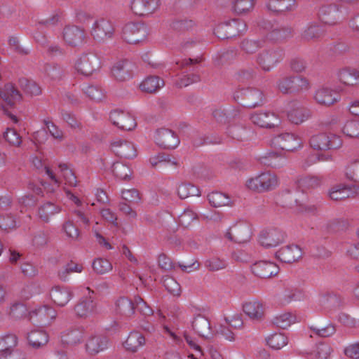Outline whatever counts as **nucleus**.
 <instances>
[{"mask_svg": "<svg viewBox=\"0 0 359 359\" xmlns=\"http://www.w3.org/2000/svg\"><path fill=\"white\" fill-rule=\"evenodd\" d=\"M293 29L288 26L276 27L266 34V38L271 41H280L292 36Z\"/></svg>", "mask_w": 359, "mask_h": 359, "instance_id": "obj_42", "label": "nucleus"}, {"mask_svg": "<svg viewBox=\"0 0 359 359\" xmlns=\"http://www.w3.org/2000/svg\"><path fill=\"white\" fill-rule=\"evenodd\" d=\"M63 190L67 198L77 207L82 206L83 202L86 203L87 204L89 203L88 196L86 195L81 189H79V194H74L65 187L63 188Z\"/></svg>", "mask_w": 359, "mask_h": 359, "instance_id": "obj_58", "label": "nucleus"}, {"mask_svg": "<svg viewBox=\"0 0 359 359\" xmlns=\"http://www.w3.org/2000/svg\"><path fill=\"white\" fill-rule=\"evenodd\" d=\"M109 345L108 339L100 334L90 336L86 340V351L90 355H95L107 349Z\"/></svg>", "mask_w": 359, "mask_h": 359, "instance_id": "obj_21", "label": "nucleus"}, {"mask_svg": "<svg viewBox=\"0 0 359 359\" xmlns=\"http://www.w3.org/2000/svg\"><path fill=\"white\" fill-rule=\"evenodd\" d=\"M268 142L275 151L269 154V158H278V161H271L268 163L272 168H280L285 164V160L278 154L279 151H292L300 148L302 141L300 136H269Z\"/></svg>", "mask_w": 359, "mask_h": 359, "instance_id": "obj_2", "label": "nucleus"}, {"mask_svg": "<svg viewBox=\"0 0 359 359\" xmlns=\"http://www.w3.org/2000/svg\"><path fill=\"white\" fill-rule=\"evenodd\" d=\"M109 119L112 124L123 131L130 132L136 126L137 123L133 116L123 110L114 109L110 112Z\"/></svg>", "mask_w": 359, "mask_h": 359, "instance_id": "obj_12", "label": "nucleus"}, {"mask_svg": "<svg viewBox=\"0 0 359 359\" xmlns=\"http://www.w3.org/2000/svg\"><path fill=\"white\" fill-rule=\"evenodd\" d=\"M146 344L144 336L140 332L133 331L130 332L127 339L123 343L124 348L130 352L136 353Z\"/></svg>", "mask_w": 359, "mask_h": 359, "instance_id": "obj_29", "label": "nucleus"}, {"mask_svg": "<svg viewBox=\"0 0 359 359\" xmlns=\"http://www.w3.org/2000/svg\"><path fill=\"white\" fill-rule=\"evenodd\" d=\"M265 43L264 39H245L240 44V48L242 51L248 55H252L258 50L263 48Z\"/></svg>", "mask_w": 359, "mask_h": 359, "instance_id": "obj_40", "label": "nucleus"}, {"mask_svg": "<svg viewBox=\"0 0 359 359\" xmlns=\"http://www.w3.org/2000/svg\"><path fill=\"white\" fill-rule=\"evenodd\" d=\"M296 322L297 317L295 314L291 312H284L279 313L276 315L273 319V324L282 329H287Z\"/></svg>", "mask_w": 359, "mask_h": 359, "instance_id": "obj_47", "label": "nucleus"}, {"mask_svg": "<svg viewBox=\"0 0 359 359\" xmlns=\"http://www.w3.org/2000/svg\"><path fill=\"white\" fill-rule=\"evenodd\" d=\"M0 97L11 107L22 98L19 90L11 83L6 84L3 89L0 88Z\"/></svg>", "mask_w": 359, "mask_h": 359, "instance_id": "obj_31", "label": "nucleus"}, {"mask_svg": "<svg viewBox=\"0 0 359 359\" xmlns=\"http://www.w3.org/2000/svg\"><path fill=\"white\" fill-rule=\"evenodd\" d=\"M112 171L114 175L121 180L128 179L132 173L128 165L119 162L113 164Z\"/></svg>", "mask_w": 359, "mask_h": 359, "instance_id": "obj_62", "label": "nucleus"}, {"mask_svg": "<svg viewBox=\"0 0 359 359\" xmlns=\"http://www.w3.org/2000/svg\"><path fill=\"white\" fill-rule=\"evenodd\" d=\"M113 152L118 156L133 158L137 156V149L134 144L123 138H117L111 144Z\"/></svg>", "mask_w": 359, "mask_h": 359, "instance_id": "obj_15", "label": "nucleus"}, {"mask_svg": "<svg viewBox=\"0 0 359 359\" xmlns=\"http://www.w3.org/2000/svg\"><path fill=\"white\" fill-rule=\"evenodd\" d=\"M320 20L328 25H334L341 18V12L337 4L323 6L318 11Z\"/></svg>", "mask_w": 359, "mask_h": 359, "instance_id": "obj_24", "label": "nucleus"}, {"mask_svg": "<svg viewBox=\"0 0 359 359\" xmlns=\"http://www.w3.org/2000/svg\"><path fill=\"white\" fill-rule=\"evenodd\" d=\"M238 21L225 22L218 25L214 29V34L220 39L233 38L238 34Z\"/></svg>", "mask_w": 359, "mask_h": 359, "instance_id": "obj_28", "label": "nucleus"}, {"mask_svg": "<svg viewBox=\"0 0 359 359\" xmlns=\"http://www.w3.org/2000/svg\"><path fill=\"white\" fill-rule=\"evenodd\" d=\"M233 99L241 106L255 108L264 104L263 92L256 88H241L233 93Z\"/></svg>", "mask_w": 359, "mask_h": 359, "instance_id": "obj_4", "label": "nucleus"}, {"mask_svg": "<svg viewBox=\"0 0 359 359\" xmlns=\"http://www.w3.org/2000/svg\"><path fill=\"white\" fill-rule=\"evenodd\" d=\"M58 169L65 186L71 187H75L77 186L78 181L76 177L67 164L60 163L58 165Z\"/></svg>", "mask_w": 359, "mask_h": 359, "instance_id": "obj_46", "label": "nucleus"}, {"mask_svg": "<svg viewBox=\"0 0 359 359\" xmlns=\"http://www.w3.org/2000/svg\"><path fill=\"white\" fill-rule=\"evenodd\" d=\"M93 270L98 274H105L112 270L111 262L103 258H97L93 262Z\"/></svg>", "mask_w": 359, "mask_h": 359, "instance_id": "obj_61", "label": "nucleus"}, {"mask_svg": "<svg viewBox=\"0 0 359 359\" xmlns=\"http://www.w3.org/2000/svg\"><path fill=\"white\" fill-rule=\"evenodd\" d=\"M165 85L164 81L158 76H147L140 85L142 91L154 93Z\"/></svg>", "mask_w": 359, "mask_h": 359, "instance_id": "obj_32", "label": "nucleus"}, {"mask_svg": "<svg viewBox=\"0 0 359 359\" xmlns=\"http://www.w3.org/2000/svg\"><path fill=\"white\" fill-rule=\"evenodd\" d=\"M332 351L331 346L325 343H319L314 346L311 355L315 359H328Z\"/></svg>", "mask_w": 359, "mask_h": 359, "instance_id": "obj_59", "label": "nucleus"}, {"mask_svg": "<svg viewBox=\"0 0 359 359\" xmlns=\"http://www.w3.org/2000/svg\"><path fill=\"white\" fill-rule=\"evenodd\" d=\"M309 81L303 76H285L277 81L278 90L283 94H294L308 89Z\"/></svg>", "mask_w": 359, "mask_h": 359, "instance_id": "obj_7", "label": "nucleus"}, {"mask_svg": "<svg viewBox=\"0 0 359 359\" xmlns=\"http://www.w3.org/2000/svg\"><path fill=\"white\" fill-rule=\"evenodd\" d=\"M86 38L85 32L81 28L75 25H68L64 28L63 39L71 46L81 45Z\"/></svg>", "mask_w": 359, "mask_h": 359, "instance_id": "obj_20", "label": "nucleus"}, {"mask_svg": "<svg viewBox=\"0 0 359 359\" xmlns=\"http://www.w3.org/2000/svg\"><path fill=\"white\" fill-rule=\"evenodd\" d=\"M295 0H269L266 4L267 8L276 13H283L293 10Z\"/></svg>", "mask_w": 359, "mask_h": 359, "instance_id": "obj_33", "label": "nucleus"}, {"mask_svg": "<svg viewBox=\"0 0 359 359\" xmlns=\"http://www.w3.org/2000/svg\"><path fill=\"white\" fill-rule=\"evenodd\" d=\"M311 115V111L304 107H299L288 112L287 117L290 121L294 124H299L308 119Z\"/></svg>", "mask_w": 359, "mask_h": 359, "instance_id": "obj_49", "label": "nucleus"}, {"mask_svg": "<svg viewBox=\"0 0 359 359\" xmlns=\"http://www.w3.org/2000/svg\"><path fill=\"white\" fill-rule=\"evenodd\" d=\"M266 344L273 350H280L288 344V337L283 333L275 332L266 337Z\"/></svg>", "mask_w": 359, "mask_h": 359, "instance_id": "obj_37", "label": "nucleus"}, {"mask_svg": "<svg viewBox=\"0 0 359 359\" xmlns=\"http://www.w3.org/2000/svg\"><path fill=\"white\" fill-rule=\"evenodd\" d=\"M154 142L161 148L173 149L180 142L179 136H155Z\"/></svg>", "mask_w": 359, "mask_h": 359, "instance_id": "obj_51", "label": "nucleus"}, {"mask_svg": "<svg viewBox=\"0 0 359 359\" xmlns=\"http://www.w3.org/2000/svg\"><path fill=\"white\" fill-rule=\"evenodd\" d=\"M163 283L168 292L175 296H179L180 294L181 287L173 278L170 276H165L163 278Z\"/></svg>", "mask_w": 359, "mask_h": 359, "instance_id": "obj_63", "label": "nucleus"}, {"mask_svg": "<svg viewBox=\"0 0 359 359\" xmlns=\"http://www.w3.org/2000/svg\"><path fill=\"white\" fill-rule=\"evenodd\" d=\"M177 195L182 199L199 196L198 188L191 183H182L177 187Z\"/></svg>", "mask_w": 359, "mask_h": 359, "instance_id": "obj_52", "label": "nucleus"}, {"mask_svg": "<svg viewBox=\"0 0 359 359\" xmlns=\"http://www.w3.org/2000/svg\"><path fill=\"white\" fill-rule=\"evenodd\" d=\"M286 238V233L278 228H268L261 231L259 242L265 248H276L283 243Z\"/></svg>", "mask_w": 359, "mask_h": 359, "instance_id": "obj_10", "label": "nucleus"}, {"mask_svg": "<svg viewBox=\"0 0 359 359\" xmlns=\"http://www.w3.org/2000/svg\"><path fill=\"white\" fill-rule=\"evenodd\" d=\"M26 313V306L20 302L11 304L6 310V314L12 320L21 319L25 316Z\"/></svg>", "mask_w": 359, "mask_h": 359, "instance_id": "obj_48", "label": "nucleus"}, {"mask_svg": "<svg viewBox=\"0 0 359 359\" xmlns=\"http://www.w3.org/2000/svg\"><path fill=\"white\" fill-rule=\"evenodd\" d=\"M116 312L130 317L135 313V307L132 301L127 297H119L115 302Z\"/></svg>", "mask_w": 359, "mask_h": 359, "instance_id": "obj_41", "label": "nucleus"}, {"mask_svg": "<svg viewBox=\"0 0 359 359\" xmlns=\"http://www.w3.org/2000/svg\"><path fill=\"white\" fill-rule=\"evenodd\" d=\"M302 256V249L297 245H287L280 248L276 252V257L285 263H293Z\"/></svg>", "mask_w": 359, "mask_h": 359, "instance_id": "obj_22", "label": "nucleus"}, {"mask_svg": "<svg viewBox=\"0 0 359 359\" xmlns=\"http://www.w3.org/2000/svg\"><path fill=\"white\" fill-rule=\"evenodd\" d=\"M285 57V50L280 47L265 49L256 56L257 64L264 72H269Z\"/></svg>", "mask_w": 359, "mask_h": 359, "instance_id": "obj_6", "label": "nucleus"}, {"mask_svg": "<svg viewBox=\"0 0 359 359\" xmlns=\"http://www.w3.org/2000/svg\"><path fill=\"white\" fill-rule=\"evenodd\" d=\"M243 311L251 320H262L264 318L266 306L262 302L251 299L243 303Z\"/></svg>", "mask_w": 359, "mask_h": 359, "instance_id": "obj_17", "label": "nucleus"}, {"mask_svg": "<svg viewBox=\"0 0 359 359\" xmlns=\"http://www.w3.org/2000/svg\"><path fill=\"white\" fill-rule=\"evenodd\" d=\"M76 316L79 318H87L98 313L97 303L90 295L89 297L82 299L74 307Z\"/></svg>", "mask_w": 359, "mask_h": 359, "instance_id": "obj_26", "label": "nucleus"}, {"mask_svg": "<svg viewBox=\"0 0 359 359\" xmlns=\"http://www.w3.org/2000/svg\"><path fill=\"white\" fill-rule=\"evenodd\" d=\"M56 310L49 305H40L32 309L29 313V320L36 325L48 327L57 318Z\"/></svg>", "mask_w": 359, "mask_h": 359, "instance_id": "obj_5", "label": "nucleus"}, {"mask_svg": "<svg viewBox=\"0 0 359 359\" xmlns=\"http://www.w3.org/2000/svg\"><path fill=\"white\" fill-rule=\"evenodd\" d=\"M296 183L297 187L304 191L320 187L323 183V178L317 175L302 176L297 179Z\"/></svg>", "mask_w": 359, "mask_h": 359, "instance_id": "obj_35", "label": "nucleus"}, {"mask_svg": "<svg viewBox=\"0 0 359 359\" xmlns=\"http://www.w3.org/2000/svg\"><path fill=\"white\" fill-rule=\"evenodd\" d=\"M345 176L348 180L355 184H338L332 187L328 191L331 200L340 201L359 196V161L353 163L346 168Z\"/></svg>", "mask_w": 359, "mask_h": 359, "instance_id": "obj_1", "label": "nucleus"}, {"mask_svg": "<svg viewBox=\"0 0 359 359\" xmlns=\"http://www.w3.org/2000/svg\"><path fill=\"white\" fill-rule=\"evenodd\" d=\"M32 163L36 169H43L48 177L53 181V184L59 187L61 184V181L57 178L55 174L46 165H44L42 158L41 156H34L32 158Z\"/></svg>", "mask_w": 359, "mask_h": 359, "instance_id": "obj_55", "label": "nucleus"}, {"mask_svg": "<svg viewBox=\"0 0 359 359\" xmlns=\"http://www.w3.org/2000/svg\"><path fill=\"white\" fill-rule=\"evenodd\" d=\"M325 34V29L320 25L312 23L309 25L302 33L303 40L309 41L317 40Z\"/></svg>", "mask_w": 359, "mask_h": 359, "instance_id": "obj_38", "label": "nucleus"}, {"mask_svg": "<svg viewBox=\"0 0 359 359\" xmlns=\"http://www.w3.org/2000/svg\"><path fill=\"white\" fill-rule=\"evenodd\" d=\"M339 81L347 86H354L359 83V70L352 68H345L338 74Z\"/></svg>", "mask_w": 359, "mask_h": 359, "instance_id": "obj_36", "label": "nucleus"}, {"mask_svg": "<svg viewBox=\"0 0 359 359\" xmlns=\"http://www.w3.org/2000/svg\"><path fill=\"white\" fill-rule=\"evenodd\" d=\"M162 333L165 338L171 340L175 344L179 345L182 342L178 325L175 322L172 323L170 326L168 325H163Z\"/></svg>", "mask_w": 359, "mask_h": 359, "instance_id": "obj_44", "label": "nucleus"}, {"mask_svg": "<svg viewBox=\"0 0 359 359\" xmlns=\"http://www.w3.org/2000/svg\"><path fill=\"white\" fill-rule=\"evenodd\" d=\"M147 29L143 24L128 22L123 28L122 38L128 43L136 44L145 39Z\"/></svg>", "mask_w": 359, "mask_h": 359, "instance_id": "obj_11", "label": "nucleus"}, {"mask_svg": "<svg viewBox=\"0 0 359 359\" xmlns=\"http://www.w3.org/2000/svg\"><path fill=\"white\" fill-rule=\"evenodd\" d=\"M194 330L202 337L208 338L211 334L210 323L208 318L203 316H196L192 322Z\"/></svg>", "mask_w": 359, "mask_h": 359, "instance_id": "obj_34", "label": "nucleus"}, {"mask_svg": "<svg viewBox=\"0 0 359 359\" xmlns=\"http://www.w3.org/2000/svg\"><path fill=\"white\" fill-rule=\"evenodd\" d=\"M60 211L61 209L58 205L47 202L39 207L38 216L43 222H48L51 217L60 213Z\"/></svg>", "mask_w": 359, "mask_h": 359, "instance_id": "obj_39", "label": "nucleus"}, {"mask_svg": "<svg viewBox=\"0 0 359 359\" xmlns=\"http://www.w3.org/2000/svg\"><path fill=\"white\" fill-rule=\"evenodd\" d=\"M159 0H132L130 8L132 11L140 16L153 13L160 5Z\"/></svg>", "mask_w": 359, "mask_h": 359, "instance_id": "obj_19", "label": "nucleus"}, {"mask_svg": "<svg viewBox=\"0 0 359 359\" xmlns=\"http://www.w3.org/2000/svg\"><path fill=\"white\" fill-rule=\"evenodd\" d=\"M316 101L322 105L330 106L337 101V98L330 88H322L318 90L315 94Z\"/></svg>", "mask_w": 359, "mask_h": 359, "instance_id": "obj_43", "label": "nucleus"}, {"mask_svg": "<svg viewBox=\"0 0 359 359\" xmlns=\"http://www.w3.org/2000/svg\"><path fill=\"white\" fill-rule=\"evenodd\" d=\"M208 199L210 205L215 208L229 205L231 203V198L228 195L218 191L209 194Z\"/></svg>", "mask_w": 359, "mask_h": 359, "instance_id": "obj_50", "label": "nucleus"}, {"mask_svg": "<svg viewBox=\"0 0 359 359\" xmlns=\"http://www.w3.org/2000/svg\"><path fill=\"white\" fill-rule=\"evenodd\" d=\"M280 184L278 175L271 171L259 172L245 181V187L250 191L264 193L275 190Z\"/></svg>", "mask_w": 359, "mask_h": 359, "instance_id": "obj_3", "label": "nucleus"}, {"mask_svg": "<svg viewBox=\"0 0 359 359\" xmlns=\"http://www.w3.org/2000/svg\"><path fill=\"white\" fill-rule=\"evenodd\" d=\"M101 62L98 56L93 53L83 54L76 62V68L84 76H90L100 68Z\"/></svg>", "mask_w": 359, "mask_h": 359, "instance_id": "obj_13", "label": "nucleus"}, {"mask_svg": "<svg viewBox=\"0 0 359 359\" xmlns=\"http://www.w3.org/2000/svg\"><path fill=\"white\" fill-rule=\"evenodd\" d=\"M29 345L34 349L43 348L49 341L48 332L42 329H34L27 334Z\"/></svg>", "mask_w": 359, "mask_h": 359, "instance_id": "obj_27", "label": "nucleus"}, {"mask_svg": "<svg viewBox=\"0 0 359 359\" xmlns=\"http://www.w3.org/2000/svg\"><path fill=\"white\" fill-rule=\"evenodd\" d=\"M115 28L112 22L105 18H100L95 21L90 34L94 40L103 43L114 36Z\"/></svg>", "mask_w": 359, "mask_h": 359, "instance_id": "obj_9", "label": "nucleus"}, {"mask_svg": "<svg viewBox=\"0 0 359 359\" xmlns=\"http://www.w3.org/2000/svg\"><path fill=\"white\" fill-rule=\"evenodd\" d=\"M214 120L220 125H225L231 121V119L236 118L239 115L238 110L233 109L232 111H226L224 109H217L212 111Z\"/></svg>", "mask_w": 359, "mask_h": 359, "instance_id": "obj_45", "label": "nucleus"}, {"mask_svg": "<svg viewBox=\"0 0 359 359\" xmlns=\"http://www.w3.org/2000/svg\"><path fill=\"white\" fill-rule=\"evenodd\" d=\"M310 329L313 334L320 337H329L336 332L335 326L332 323H327L325 325H311Z\"/></svg>", "mask_w": 359, "mask_h": 359, "instance_id": "obj_54", "label": "nucleus"}, {"mask_svg": "<svg viewBox=\"0 0 359 359\" xmlns=\"http://www.w3.org/2000/svg\"><path fill=\"white\" fill-rule=\"evenodd\" d=\"M18 337L15 334L8 333L0 336V353L8 351L18 344Z\"/></svg>", "mask_w": 359, "mask_h": 359, "instance_id": "obj_53", "label": "nucleus"}, {"mask_svg": "<svg viewBox=\"0 0 359 359\" xmlns=\"http://www.w3.org/2000/svg\"><path fill=\"white\" fill-rule=\"evenodd\" d=\"M183 336L189 348L194 352L189 355L190 359H199L201 357H205V351L194 338L189 336L187 332H184Z\"/></svg>", "mask_w": 359, "mask_h": 359, "instance_id": "obj_56", "label": "nucleus"}, {"mask_svg": "<svg viewBox=\"0 0 359 359\" xmlns=\"http://www.w3.org/2000/svg\"><path fill=\"white\" fill-rule=\"evenodd\" d=\"M194 26V22L191 20L187 18L184 19H175L170 24V27L177 32H184L192 29Z\"/></svg>", "mask_w": 359, "mask_h": 359, "instance_id": "obj_60", "label": "nucleus"}, {"mask_svg": "<svg viewBox=\"0 0 359 359\" xmlns=\"http://www.w3.org/2000/svg\"><path fill=\"white\" fill-rule=\"evenodd\" d=\"M85 337V329L83 327H75L65 330L61 334L62 344L75 346L83 342Z\"/></svg>", "mask_w": 359, "mask_h": 359, "instance_id": "obj_25", "label": "nucleus"}, {"mask_svg": "<svg viewBox=\"0 0 359 359\" xmlns=\"http://www.w3.org/2000/svg\"><path fill=\"white\" fill-rule=\"evenodd\" d=\"M84 93L92 100L100 101L104 97L103 90L97 86L90 85L83 89Z\"/></svg>", "mask_w": 359, "mask_h": 359, "instance_id": "obj_64", "label": "nucleus"}, {"mask_svg": "<svg viewBox=\"0 0 359 359\" xmlns=\"http://www.w3.org/2000/svg\"><path fill=\"white\" fill-rule=\"evenodd\" d=\"M250 119L254 124L266 128H278L280 123L278 116L271 111L255 113L251 115Z\"/></svg>", "mask_w": 359, "mask_h": 359, "instance_id": "obj_18", "label": "nucleus"}, {"mask_svg": "<svg viewBox=\"0 0 359 359\" xmlns=\"http://www.w3.org/2000/svg\"><path fill=\"white\" fill-rule=\"evenodd\" d=\"M132 66L128 60L119 61L113 67L111 72L116 80L124 81L132 77Z\"/></svg>", "mask_w": 359, "mask_h": 359, "instance_id": "obj_30", "label": "nucleus"}, {"mask_svg": "<svg viewBox=\"0 0 359 359\" xmlns=\"http://www.w3.org/2000/svg\"><path fill=\"white\" fill-rule=\"evenodd\" d=\"M18 83L21 89L32 96L39 95L41 93V88L35 82L26 78H20Z\"/></svg>", "mask_w": 359, "mask_h": 359, "instance_id": "obj_57", "label": "nucleus"}, {"mask_svg": "<svg viewBox=\"0 0 359 359\" xmlns=\"http://www.w3.org/2000/svg\"><path fill=\"white\" fill-rule=\"evenodd\" d=\"M252 272L261 278H269L276 276L279 272L278 266L272 262L260 260L251 266Z\"/></svg>", "mask_w": 359, "mask_h": 359, "instance_id": "obj_16", "label": "nucleus"}, {"mask_svg": "<svg viewBox=\"0 0 359 359\" xmlns=\"http://www.w3.org/2000/svg\"><path fill=\"white\" fill-rule=\"evenodd\" d=\"M309 142L317 150L335 149L342 145L341 136H311Z\"/></svg>", "mask_w": 359, "mask_h": 359, "instance_id": "obj_14", "label": "nucleus"}, {"mask_svg": "<svg viewBox=\"0 0 359 359\" xmlns=\"http://www.w3.org/2000/svg\"><path fill=\"white\" fill-rule=\"evenodd\" d=\"M49 295L52 302L60 307L67 305L72 298V293L70 289L61 285L53 286L50 290Z\"/></svg>", "mask_w": 359, "mask_h": 359, "instance_id": "obj_23", "label": "nucleus"}, {"mask_svg": "<svg viewBox=\"0 0 359 359\" xmlns=\"http://www.w3.org/2000/svg\"><path fill=\"white\" fill-rule=\"evenodd\" d=\"M224 236L231 242L238 244L246 243L251 239L252 229L248 223L238 222L227 229Z\"/></svg>", "mask_w": 359, "mask_h": 359, "instance_id": "obj_8", "label": "nucleus"}]
</instances>
